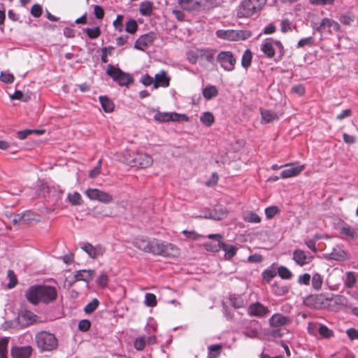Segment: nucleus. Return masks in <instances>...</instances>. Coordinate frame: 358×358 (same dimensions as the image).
<instances>
[{"mask_svg":"<svg viewBox=\"0 0 358 358\" xmlns=\"http://www.w3.org/2000/svg\"><path fill=\"white\" fill-rule=\"evenodd\" d=\"M11 356L13 358H29L33 352V348L30 345L11 348Z\"/></svg>","mask_w":358,"mask_h":358,"instance_id":"nucleus-18","label":"nucleus"},{"mask_svg":"<svg viewBox=\"0 0 358 358\" xmlns=\"http://www.w3.org/2000/svg\"><path fill=\"white\" fill-rule=\"evenodd\" d=\"M346 334L350 340H358V329L350 328L346 331Z\"/></svg>","mask_w":358,"mask_h":358,"instance_id":"nucleus-64","label":"nucleus"},{"mask_svg":"<svg viewBox=\"0 0 358 358\" xmlns=\"http://www.w3.org/2000/svg\"><path fill=\"white\" fill-rule=\"evenodd\" d=\"M243 220L250 223H260L262 221L260 216L253 211L247 212Z\"/></svg>","mask_w":358,"mask_h":358,"instance_id":"nucleus-37","label":"nucleus"},{"mask_svg":"<svg viewBox=\"0 0 358 358\" xmlns=\"http://www.w3.org/2000/svg\"><path fill=\"white\" fill-rule=\"evenodd\" d=\"M114 49L113 46L104 47L101 49V62L103 63L108 62V55H111V51Z\"/></svg>","mask_w":358,"mask_h":358,"instance_id":"nucleus-54","label":"nucleus"},{"mask_svg":"<svg viewBox=\"0 0 358 358\" xmlns=\"http://www.w3.org/2000/svg\"><path fill=\"white\" fill-rule=\"evenodd\" d=\"M230 303L234 308H241L244 307V301L240 296L232 295L229 298Z\"/></svg>","mask_w":358,"mask_h":358,"instance_id":"nucleus-41","label":"nucleus"},{"mask_svg":"<svg viewBox=\"0 0 358 358\" xmlns=\"http://www.w3.org/2000/svg\"><path fill=\"white\" fill-rule=\"evenodd\" d=\"M312 281V287L315 290H320L323 285V278L322 276L318 273H315L311 278Z\"/></svg>","mask_w":358,"mask_h":358,"instance_id":"nucleus-34","label":"nucleus"},{"mask_svg":"<svg viewBox=\"0 0 358 358\" xmlns=\"http://www.w3.org/2000/svg\"><path fill=\"white\" fill-rule=\"evenodd\" d=\"M80 248L85 251L90 257L96 259L103 255L106 249L101 245H92L91 243L84 242L80 243Z\"/></svg>","mask_w":358,"mask_h":358,"instance_id":"nucleus-13","label":"nucleus"},{"mask_svg":"<svg viewBox=\"0 0 358 358\" xmlns=\"http://www.w3.org/2000/svg\"><path fill=\"white\" fill-rule=\"evenodd\" d=\"M289 165L286 167L280 173V178L285 179L292 177H295L299 175L304 169L305 165L295 166L294 164H289Z\"/></svg>","mask_w":358,"mask_h":358,"instance_id":"nucleus-19","label":"nucleus"},{"mask_svg":"<svg viewBox=\"0 0 358 358\" xmlns=\"http://www.w3.org/2000/svg\"><path fill=\"white\" fill-rule=\"evenodd\" d=\"M261 50L268 58H273L275 55V50L271 41H264L262 45Z\"/></svg>","mask_w":358,"mask_h":358,"instance_id":"nucleus-28","label":"nucleus"},{"mask_svg":"<svg viewBox=\"0 0 358 358\" xmlns=\"http://www.w3.org/2000/svg\"><path fill=\"white\" fill-rule=\"evenodd\" d=\"M101 159H99L97 165L89 172V177L91 178H96L101 173Z\"/></svg>","mask_w":358,"mask_h":358,"instance_id":"nucleus-56","label":"nucleus"},{"mask_svg":"<svg viewBox=\"0 0 358 358\" xmlns=\"http://www.w3.org/2000/svg\"><path fill=\"white\" fill-rule=\"evenodd\" d=\"M7 276L8 278H9V283L8 284V287L9 289H12L13 288L17 283V277L14 273L13 271L12 270H9L8 271V274H7Z\"/></svg>","mask_w":358,"mask_h":358,"instance_id":"nucleus-52","label":"nucleus"},{"mask_svg":"<svg viewBox=\"0 0 358 358\" xmlns=\"http://www.w3.org/2000/svg\"><path fill=\"white\" fill-rule=\"evenodd\" d=\"M91 323L87 320H82L78 323V329L82 331H87L90 329Z\"/></svg>","mask_w":358,"mask_h":358,"instance_id":"nucleus-63","label":"nucleus"},{"mask_svg":"<svg viewBox=\"0 0 358 358\" xmlns=\"http://www.w3.org/2000/svg\"><path fill=\"white\" fill-rule=\"evenodd\" d=\"M154 120L159 122H168L170 121L179 122L187 120V117L185 115H180L177 113L157 112L154 115Z\"/></svg>","mask_w":358,"mask_h":358,"instance_id":"nucleus-12","label":"nucleus"},{"mask_svg":"<svg viewBox=\"0 0 358 358\" xmlns=\"http://www.w3.org/2000/svg\"><path fill=\"white\" fill-rule=\"evenodd\" d=\"M200 120L206 127H210L215 122V117L210 112H205L200 117Z\"/></svg>","mask_w":358,"mask_h":358,"instance_id":"nucleus-38","label":"nucleus"},{"mask_svg":"<svg viewBox=\"0 0 358 358\" xmlns=\"http://www.w3.org/2000/svg\"><path fill=\"white\" fill-rule=\"evenodd\" d=\"M261 115L262 122L266 124L270 123L275 120H278L279 119L278 114L271 110L261 109Z\"/></svg>","mask_w":358,"mask_h":358,"instance_id":"nucleus-27","label":"nucleus"},{"mask_svg":"<svg viewBox=\"0 0 358 358\" xmlns=\"http://www.w3.org/2000/svg\"><path fill=\"white\" fill-rule=\"evenodd\" d=\"M0 78L5 83H12L14 81L13 75L9 73H1Z\"/></svg>","mask_w":358,"mask_h":358,"instance_id":"nucleus-62","label":"nucleus"},{"mask_svg":"<svg viewBox=\"0 0 358 358\" xmlns=\"http://www.w3.org/2000/svg\"><path fill=\"white\" fill-rule=\"evenodd\" d=\"M180 6L187 10H194L200 6V3L194 0H180Z\"/></svg>","mask_w":358,"mask_h":358,"instance_id":"nucleus-36","label":"nucleus"},{"mask_svg":"<svg viewBox=\"0 0 358 358\" xmlns=\"http://www.w3.org/2000/svg\"><path fill=\"white\" fill-rule=\"evenodd\" d=\"M97 284L101 287H106L108 285V277L106 272H101L96 280Z\"/></svg>","mask_w":358,"mask_h":358,"instance_id":"nucleus-51","label":"nucleus"},{"mask_svg":"<svg viewBox=\"0 0 358 358\" xmlns=\"http://www.w3.org/2000/svg\"><path fill=\"white\" fill-rule=\"evenodd\" d=\"M310 279V274L304 273L299 276L298 283L300 285H309Z\"/></svg>","mask_w":358,"mask_h":358,"instance_id":"nucleus-60","label":"nucleus"},{"mask_svg":"<svg viewBox=\"0 0 358 358\" xmlns=\"http://www.w3.org/2000/svg\"><path fill=\"white\" fill-rule=\"evenodd\" d=\"M222 348V345L216 344L208 346V358H217Z\"/></svg>","mask_w":358,"mask_h":358,"instance_id":"nucleus-39","label":"nucleus"},{"mask_svg":"<svg viewBox=\"0 0 358 358\" xmlns=\"http://www.w3.org/2000/svg\"><path fill=\"white\" fill-rule=\"evenodd\" d=\"M291 321L289 317L284 316L280 313H275L269 319V324L273 327L278 328L291 323Z\"/></svg>","mask_w":358,"mask_h":358,"instance_id":"nucleus-22","label":"nucleus"},{"mask_svg":"<svg viewBox=\"0 0 358 358\" xmlns=\"http://www.w3.org/2000/svg\"><path fill=\"white\" fill-rule=\"evenodd\" d=\"M68 199L73 206H79L83 203L82 196L80 194L77 192H75L73 194H69Z\"/></svg>","mask_w":358,"mask_h":358,"instance_id":"nucleus-40","label":"nucleus"},{"mask_svg":"<svg viewBox=\"0 0 358 358\" xmlns=\"http://www.w3.org/2000/svg\"><path fill=\"white\" fill-rule=\"evenodd\" d=\"M94 275V271L91 269L77 271L73 274L72 280L69 281V286L72 287L78 281L89 282L93 279Z\"/></svg>","mask_w":358,"mask_h":358,"instance_id":"nucleus-15","label":"nucleus"},{"mask_svg":"<svg viewBox=\"0 0 358 358\" xmlns=\"http://www.w3.org/2000/svg\"><path fill=\"white\" fill-rule=\"evenodd\" d=\"M291 92L292 93L296 94H298L299 96H303V95L305 94L306 90H305V87H303V85L298 84V85H294L292 87Z\"/></svg>","mask_w":358,"mask_h":358,"instance_id":"nucleus-58","label":"nucleus"},{"mask_svg":"<svg viewBox=\"0 0 358 358\" xmlns=\"http://www.w3.org/2000/svg\"><path fill=\"white\" fill-rule=\"evenodd\" d=\"M314 43V39L313 37H307V38H302L301 40H299V41L298 42V47L299 48H302V47H304L305 45H308V46H311Z\"/></svg>","mask_w":358,"mask_h":358,"instance_id":"nucleus-61","label":"nucleus"},{"mask_svg":"<svg viewBox=\"0 0 358 358\" xmlns=\"http://www.w3.org/2000/svg\"><path fill=\"white\" fill-rule=\"evenodd\" d=\"M276 275V272L274 270H265L262 273L263 279L269 282Z\"/></svg>","mask_w":358,"mask_h":358,"instance_id":"nucleus-57","label":"nucleus"},{"mask_svg":"<svg viewBox=\"0 0 358 358\" xmlns=\"http://www.w3.org/2000/svg\"><path fill=\"white\" fill-rule=\"evenodd\" d=\"M22 317L27 322V324H32L36 322L38 316L31 311L25 310L22 314Z\"/></svg>","mask_w":358,"mask_h":358,"instance_id":"nucleus-42","label":"nucleus"},{"mask_svg":"<svg viewBox=\"0 0 358 358\" xmlns=\"http://www.w3.org/2000/svg\"><path fill=\"white\" fill-rule=\"evenodd\" d=\"M278 274L282 279L285 280H289L292 277V273L284 266L278 267Z\"/></svg>","mask_w":358,"mask_h":358,"instance_id":"nucleus-44","label":"nucleus"},{"mask_svg":"<svg viewBox=\"0 0 358 358\" xmlns=\"http://www.w3.org/2000/svg\"><path fill=\"white\" fill-rule=\"evenodd\" d=\"M122 20L123 16L122 15H117L116 19L113 22L115 29L120 31L123 29Z\"/></svg>","mask_w":358,"mask_h":358,"instance_id":"nucleus-59","label":"nucleus"},{"mask_svg":"<svg viewBox=\"0 0 358 358\" xmlns=\"http://www.w3.org/2000/svg\"><path fill=\"white\" fill-rule=\"evenodd\" d=\"M293 259L300 266H303L309 263L310 258L306 252L300 249H296L293 252Z\"/></svg>","mask_w":358,"mask_h":358,"instance_id":"nucleus-23","label":"nucleus"},{"mask_svg":"<svg viewBox=\"0 0 358 358\" xmlns=\"http://www.w3.org/2000/svg\"><path fill=\"white\" fill-rule=\"evenodd\" d=\"M138 29V24L136 20L130 19L126 23L125 30L129 34H135Z\"/></svg>","mask_w":358,"mask_h":358,"instance_id":"nucleus-48","label":"nucleus"},{"mask_svg":"<svg viewBox=\"0 0 358 358\" xmlns=\"http://www.w3.org/2000/svg\"><path fill=\"white\" fill-rule=\"evenodd\" d=\"M217 60L225 71H232L235 69L236 59L230 51H222L217 56Z\"/></svg>","mask_w":358,"mask_h":358,"instance_id":"nucleus-10","label":"nucleus"},{"mask_svg":"<svg viewBox=\"0 0 358 358\" xmlns=\"http://www.w3.org/2000/svg\"><path fill=\"white\" fill-rule=\"evenodd\" d=\"M252 59V53L250 49H247L241 59V65L243 68L248 69L250 65Z\"/></svg>","mask_w":358,"mask_h":358,"instance_id":"nucleus-35","label":"nucleus"},{"mask_svg":"<svg viewBox=\"0 0 358 358\" xmlns=\"http://www.w3.org/2000/svg\"><path fill=\"white\" fill-rule=\"evenodd\" d=\"M8 340L7 338L0 339V358H7V348Z\"/></svg>","mask_w":358,"mask_h":358,"instance_id":"nucleus-45","label":"nucleus"},{"mask_svg":"<svg viewBox=\"0 0 358 358\" xmlns=\"http://www.w3.org/2000/svg\"><path fill=\"white\" fill-rule=\"evenodd\" d=\"M35 343L41 352H52L56 350L59 341L56 336L47 331H41L35 335Z\"/></svg>","mask_w":358,"mask_h":358,"instance_id":"nucleus-4","label":"nucleus"},{"mask_svg":"<svg viewBox=\"0 0 358 358\" xmlns=\"http://www.w3.org/2000/svg\"><path fill=\"white\" fill-rule=\"evenodd\" d=\"M357 282V274L352 271L345 273V279L344 280L345 287L349 289L352 288Z\"/></svg>","mask_w":358,"mask_h":358,"instance_id":"nucleus-32","label":"nucleus"},{"mask_svg":"<svg viewBox=\"0 0 358 358\" xmlns=\"http://www.w3.org/2000/svg\"><path fill=\"white\" fill-rule=\"evenodd\" d=\"M280 213V210L278 206H272L265 209V215L268 219H272L276 215Z\"/></svg>","mask_w":358,"mask_h":358,"instance_id":"nucleus-47","label":"nucleus"},{"mask_svg":"<svg viewBox=\"0 0 358 358\" xmlns=\"http://www.w3.org/2000/svg\"><path fill=\"white\" fill-rule=\"evenodd\" d=\"M248 312L252 316L264 317L269 313V310L263 304L257 302L249 306Z\"/></svg>","mask_w":358,"mask_h":358,"instance_id":"nucleus-20","label":"nucleus"},{"mask_svg":"<svg viewBox=\"0 0 358 358\" xmlns=\"http://www.w3.org/2000/svg\"><path fill=\"white\" fill-rule=\"evenodd\" d=\"M85 193L90 200H97L104 203H109L113 201V196L111 194L99 189L89 188Z\"/></svg>","mask_w":358,"mask_h":358,"instance_id":"nucleus-11","label":"nucleus"},{"mask_svg":"<svg viewBox=\"0 0 358 358\" xmlns=\"http://www.w3.org/2000/svg\"><path fill=\"white\" fill-rule=\"evenodd\" d=\"M318 333L323 338H330L334 336L333 330L329 329L326 325L319 324Z\"/></svg>","mask_w":358,"mask_h":358,"instance_id":"nucleus-33","label":"nucleus"},{"mask_svg":"<svg viewBox=\"0 0 358 358\" xmlns=\"http://www.w3.org/2000/svg\"><path fill=\"white\" fill-rule=\"evenodd\" d=\"M26 298L34 305L39 303H49L56 300L57 292L55 287L49 285H34L26 291Z\"/></svg>","mask_w":358,"mask_h":358,"instance_id":"nucleus-1","label":"nucleus"},{"mask_svg":"<svg viewBox=\"0 0 358 358\" xmlns=\"http://www.w3.org/2000/svg\"><path fill=\"white\" fill-rule=\"evenodd\" d=\"M150 252L153 255L165 257H177L180 255V249L171 243H166L159 239L152 238Z\"/></svg>","mask_w":358,"mask_h":358,"instance_id":"nucleus-3","label":"nucleus"},{"mask_svg":"<svg viewBox=\"0 0 358 358\" xmlns=\"http://www.w3.org/2000/svg\"><path fill=\"white\" fill-rule=\"evenodd\" d=\"M99 302L98 299H92L89 303L86 305V306L84 308V311L87 314L92 313L94 312L97 307L99 306Z\"/></svg>","mask_w":358,"mask_h":358,"instance_id":"nucleus-49","label":"nucleus"},{"mask_svg":"<svg viewBox=\"0 0 358 358\" xmlns=\"http://www.w3.org/2000/svg\"><path fill=\"white\" fill-rule=\"evenodd\" d=\"M315 299L318 301L328 302V305L334 311L341 310L345 308H348V299L345 296L339 294H331L330 296H325L324 294H320L315 296Z\"/></svg>","mask_w":358,"mask_h":358,"instance_id":"nucleus-6","label":"nucleus"},{"mask_svg":"<svg viewBox=\"0 0 358 358\" xmlns=\"http://www.w3.org/2000/svg\"><path fill=\"white\" fill-rule=\"evenodd\" d=\"M216 36L224 40L239 41L249 38L252 32L249 30L219 29L216 31Z\"/></svg>","mask_w":358,"mask_h":358,"instance_id":"nucleus-7","label":"nucleus"},{"mask_svg":"<svg viewBox=\"0 0 358 358\" xmlns=\"http://www.w3.org/2000/svg\"><path fill=\"white\" fill-rule=\"evenodd\" d=\"M222 250L224 251V258L225 259H231L234 255H236L237 252V248L233 245H229L224 243L222 241L221 245H220V250Z\"/></svg>","mask_w":358,"mask_h":358,"instance_id":"nucleus-26","label":"nucleus"},{"mask_svg":"<svg viewBox=\"0 0 358 358\" xmlns=\"http://www.w3.org/2000/svg\"><path fill=\"white\" fill-rule=\"evenodd\" d=\"M267 0H243L236 9L238 18H249L258 15Z\"/></svg>","mask_w":358,"mask_h":358,"instance_id":"nucleus-2","label":"nucleus"},{"mask_svg":"<svg viewBox=\"0 0 358 358\" xmlns=\"http://www.w3.org/2000/svg\"><path fill=\"white\" fill-rule=\"evenodd\" d=\"M155 38L156 34L154 32L143 34L136 41L134 48L143 51L152 43Z\"/></svg>","mask_w":358,"mask_h":358,"instance_id":"nucleus-16","label":"nucleus"},{"mask_svg":"<svg viewBox=\"0 0 358 358\" xmlns=\"http://www.w3.org/2000/svg\"><path fill=\"white\" fill-rule=\"evenodd\" d=\"M215 50L203 48H196L189 50L187 53V59L192 64H196L199 60L211 63L213 61Z\"/></svg>","mask_w":358,"mask_h":358,"instance_id":"nucleus-8","label":"nucleus"},{"mask_svg":"<svg viewBox=\"0 0 358 358\" xmlns=\"http://www.w3.org/2000/svg\"><path fill=\"white\" fill-rule=\"evenodd\" d=\"M146 345V336H142L137 337L134 343V346L136 350H143Z\"/></svg>","mask_w":358,"mask_h":358,"instance_id":"nucleus-43","label":"nucleus"},{"mask_svg":"<svg viewBox=\"0 0 358 358\" xmlns=\"http://www.w3.org/2000/svg\"><path fill=\"white\" fill-rule=\"evenodd\" d=\"M171 78L167 76L166 72L164 70L155 76L154 85L155 89L158 87H167L170 85Z\"/></svg>","mask_w":358,"mask_h":358,"instance_id":"nucleus-21","label":"nucleus"},{"mask_svg":"<svg viewBox=\"0 0 358 358\" xmlns=\"http://www.w3.org/2000/svg\"><path fill=\"white\" fill-rule=\"evenodd\" d=\"M202 94L206 100H210L217 96L218 90L215 86L209 85L203 89Z\"/></svg>","mask_w":358,"mask_h":358,"instance_id":"nucleus-29","label":"nucleus"},{"mask_svg":"<svg viewBox=\"0 0 358 358\" xmlns=\"http://www.w3.org/2000/svg\"><path fill=\"white\" fill-rule=\"evenodd\" d=\"M99 101L103 108V110L106 113H111L114 110V104L111 100H110L106 96H100Z\"/></svg>","mask_w":358,"mask_h":358,"instance_id":"nucleus-31","label":"nucleus"},{"mask_svg":"<svg viewBox=\"0 0 358 358\" xmlns=\"http://www.w3.org/2000/svg\"><path fill=\"white\" fill-rule=\"evenodd\" d=\"M340 30V24L336 21L328 17L322 19L320 26L316 28V31L320 33L327 31L331 34L333 31L337 32Z\"/></svg>","mask_w":358,"mask_h":358,"instance_id":"nucleus-14","label":"nucleus"},{"mask_svg":"<svg viewBox=\"0 0 358 358\" xmlns=\"http://www.w3.org/2000/svg\"><path fill=\"white\" fill-rule=\"evenodd\" d=\"M207 237L214 240L216 243L206 242L203 243L204 248L209 252H216L220 250V245L222 241V236L220 234H209Z\"/></svg>","mask_w":358,"mask_h":358,"instance_id":"nucleus-17","label":"nucleus"},{"mask_svg":"<svg viewBox=\"0 0 358 358\" xmlns=\"http://www.w3.org/2000/svg\"><path fill=\"white\" fill-rule=\"evenodd\" d=\"M134 245L138 250L145 252H150L151 239L145 237L137 238L134 241Z\"/></svg>","mask_w":358,"mask_h":358,"instance_id":"nucleus-24","label":"nucleus"},{"mask_svg":"<svg viewBox=\"0 0 358 358\" xmlns=\"http://www.w3.org/2000/svg\"><path fill=\"white\" fill-rule=\"evenodd\" d=\"M85 32L88 37L91 39L97 38L101 34V30L99 27H95L93 28H87L85 29Z\"/></svg>","mask_w":358,"mask_h":358,"instance_id":"nucleus-46","label":"nucleus"},{"mask_svg":"<svg viewBox=\"0 0 358 358\" xmlns=\"http://www.w3.org/2000/svg\"><path fill=\"white\" fill-rule=\"evenodd\" d=\"M338 20L344 25H350L355 20V16L350 14H342L339 16Z\"/></svg>","mask_w":358,"mask_h":358,"instance_id":"nucleus-50","label":"nucleus"},{"mask_svg":"<svg viewBox=\"0 0 358 358\" xmlns=\"http://www.w3.org/2000/svg\"><path fill=\"white\" fill-rule=\"evenodd\" d=\"M106 73L120 86H128L134 83V78L130 74L112 64L108 66Z\"/></svg>","mask_w":358,"mask_h":358,"instance_id":"nucleus-5","label":"nucleus"},{"mask_svg":"<svg viewBox=\"0 0 358 358\" xmlns=\"http://www.w3.org/2000/svg\"><path fill=\"white\" fill-rule=\"evenodd\" d=\"M153 10V3L151 1H145L140 4L139 11L143 16H150Z\"/></svg>","mask_w":358,"mask_h":358,"instance_id":"nucleus-30","label":"nucleus"},{"mask_svg":"<svg viewBox=\"0 0 358 358\" xmlns=\"http://www.w3.org/2000/svg\"><path fill=\"white\" fill-rule=\"evenodd\" d=\"M127 163L131 166H136L140 169H145L150 167L153 159L152 157L144 152H136L131 159H128Z\"/></svg>","mask_w":358,"mask_h":358,"instance_id":"nucleus-9","label":"nucleus"},{"mask_svg":"<svg viewBox=\"0 0 358 358\" xmlns=\"http://www.w3.org/2000/svg\"><path fill=\"white\" fill-rule=\"evenodd\" d=\"M327 255L329 259L336 261H345L348 259L345 251L340 248H333Z\"/></svg>","mask_w":358,"mask_h":358,"instance_id":"nucleus-25","label":"nucleus"},{"mask_svg":"<svg viewBox=\"0 0 358 358\" xmlns=\"http://www.w3.org/2000/svg\"><path fill=\"white\" fill-rule=\"evenodd\" d=\"M145 304L150 307L155 306L157 305L156 296L152 293H147L145 294Z\"/></svg>","mask_w":358,"mask_h":358,"instance_id":"nucleus-53","label":"nucleus"},{"mask_svg":"<svg viewBox=\"0 0 358 358\" xmlns=\"http://www.w3.org/2000/svg\"><path fill=\"white\" fill-rule=\"evenodd\" d=\"M341 233L352 238L357 237V232L350 227H343L341 229Z\"/></svg>","mask_w":358,"mask_h":358,"instance_id":"nucleus-55","label":"nucleus"}]
</instances>
